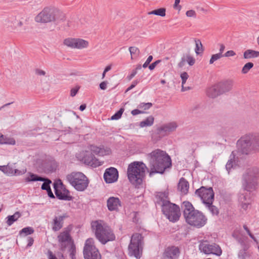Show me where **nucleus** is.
Instances as JSON below:
<instances>
[{
    "label": "nucleus",
    "mask_w": 259,
    "mask_h": 259,
    "mask_svg": "<svg viewBox=\"0 0 259 259\" xmlns=\"http://www.w3.org/2000/svg\"><path fill=\"white\" fill-rule=\"evenodd\" d=\"M258 178L259 168L255 166L247 169L242 176V187L243 192L239 194L238 201L244 210H246L250 204L249 194L246 191L250 192L256 189Z\"/></svg>",
    "instance_id": "nucleus-1"
},
{
    "label": "nucleus",
    "mask_w": 259,
    "mask_h": 259,
    "mask_svg": "<svg viewBox=\"0 0 259 259\" xmlns=\"http://www.w3.org/2000/svg\"><path fill=\"white\" fill-rule=\"evenodd\" d=\"M147 156L149 161L150 176L156 173L163 174L166 168L171 166L170 156L165 151L161 149L153 150Z\"/></svg>",
    "instance_id": "nucleus-2"
},
{
    "label": "nucleus",
    "mask_w": 259,
    "mask_h": 259,
    "mask_svg": "<svg viewBox=\"0 0 259 259\" xmlns=\"http://www.w3.org/2000/svg\"><path fill=\"white\" fill-rule=\"evenodd\" d=\"M168 195L166 192H158L156 195L157 203L161 205L163 214L170 221L176 222L180 218V208L169 201Z\"/></svg>",
    "instance_id": "nucleus-3"
},
{
    "label": "nucleus",
    "mask_w": 259,
    "mask_h": 259,
    "mask_svg": "<svg viewBox=\"0 0 259 259\" xmlns=\"http://www.w3.org/2000/svg\"><path fill=\"white\" fill-rule=\"evenodd\" d=\"M181 207L186 221L189 225L201 228L206 224L207 219L202 212L195 210L190 202H183Z\"/></svg>",
    "instance_id": "nucleus-4"
},
{
    "label": "nucleus",
    "mask_w": 259,
    "mask_h": 259,
    "mask_svg": "<svg viewBox=\"0 0 259 259\" xmlns=\"http://www.w3.org/2000/svg\"><path fill=\"white\" fill-rule=\"evenodd\" d=\"M237 147L242 154L259 152V133L251 132L242 136L237 141Z\"/></svg>",
    "instance_id": "nucleus-5"
},
{
    "label": "nucleus",
    "mask_w": 259,
    "mask_h": 259,
    "mask_svg": "<svg viewBox=\"0 0 259 259\" xmlns=\"http://www.w3.org/2000/svg\"><path fill=\"white\" fill-rule=\"evenodd\" d=\"M146 166L142 162L134 161L127 167V175L129 181L135 186L141 185L145 176Z\"/></svg>",
    "instance_id": "nucleus-6"
},
{
    "label": "nucleus",
    "mask_w": 259,
    "mask_h": 259,
    "mask_svg": "<svg viewBox=\"0 0 259 259\" xmlns=\"http://www.w3.org/2000/svg\"><path fill=\"white\" fill-rule=\"evenodd\" d=\"M65 17L64 14L54 8L46 7L35 17L37 22L48 23L54 21H64Z\"/></svg>",
    "instance_id": "nucleus-7"
},
{
    "label": "nucleus",
    "mask_w": 259,
    "mask_h": 259,
    "mask_svg": "<svg viewBox=\"0 0 259 259\" xmlns=\"http://www.w3.org/2000/svg\"><path fill=\"white\" fill-rule=\"evenodd\" d=\"M92 227L95 231L96 238L103 244L108 241H113L115 238L111 229L107 226L102 225L99 221L93 222Z\"/></svg>",
    "instance_id": "nucleus-8"
},
{
    "label": "nucleus",
    "mask_w": 259,
    "mask_h": 259,
    "mask_svg": "<svg viewBox=\"0 0 259 259\" xmlns=\"http://www.w3.org/2000/svg\"><path fill=\"white\" fill-rule=\"evenodd\" d=\"M66 180L78 191H83L88 187L89 181L87 177L81 172H72L66 177Z\"/></svg>",
    "instance_id": "nucleus-9"
},
{
    "label": "nucleus",
    "mask_w": 259,
    "mask_h": 259,
    "mask_svg": "<svg viewBox=\"0 0 259 259\" xmlns=\"http://www.w3.org/2000/svg\"><path fill=\"white\" fill-rule=\"evenodd\" d=\"M143 237L139 233L134 234L131 237L128 247V254L137 259L141 258L143 249Z\"/></svg>",
    "instance_id": "nucleus-10"
},
{
    "label": "nucleus",
    "mask_w": 259,
    "mask_h": 259,
    "mask_svg": "<svg viewBox=\"0 0 259 259\" xmlns=\"http://www.w3.org/2000/svg\"><path fill=\"white\" fill-rule=\"evenodd\" d=\"M232 87V82H217L207 88L206 94L209 98L214 99L229 92Z\"/></svg>",
    "instance_id": "nucleus-11"
},
{
    "label": "nucleus",
    "mask_w": 259,
    "mask_h": 259,
    "mask_svg": "<svg viewBox=\"0 0 259 259\" xmlns=\"http://www.w3.org/2000/svg\"><path fill=\"white\" fill-rule=\"evenodd\" d=\"M83 252L84 259H101V255L95 246L94 241L92 238H89L86 240Z\"/></svg>",
    "instance_id": "nucleus-12"
},
{
    "label": "nucleus",
    "mask_w": 259,
    "mask_h": 259,
    "mask_svg": "<svg viewBox=\"0 0 259 259\" xmlns=\"http://www.w3.org/2000/svg\"><path fill=\"white\" fill-rule=\"evenodd\" d=\"M199 249L201 252L206 254H213L217 256H220L222 250L220 246L214 243H210L207 240L201 241L199 245Z\"/></svg>",
    "instance_id": "nucleus-13"
},
{
    "label": "nucleus",
    "mask_w": 259,
    "mask_h": 259,
    "mask_svg": "<svg viewBox=\"0 0 259 259\" xmlns=\"http://www.w3.org/2000/svg\"><path fill=\"white\" fill-rule=\"evenodd\" d=\"M55 193L57 198L60 200L70 201L73 197L70 195V192L63 184L61 180L55 182L54 184Z\"/></svg>",
    "instance_id": "nucleus-14"
},
{
    "label": "nucleus",
    "mask_w": 259,
    "mask_h": 259,
    "mask_svg": "<svg viewBox=\"0 0 259 259\" xmlns=\"http://www.w3.org/2000/svg\"><path fill=\"white\" fill-rule=\"evenodd\" d=\"M195 194L200 198L202 202L205 204H210L211 201L214 200V192L211 187L206 188L202 186L196 190Z\"/></svg>",
    "instance_id": "nucleus-15"
},
{
    "label": "nucleus",
    "mask_w": 259,
    "mask_h": 259,
    "mask_svg": "<svg viewBox=\"0 0 259 259\" xmlns=\"http://www.w3.org/2000/svg\"><path fill=\"white\" fill-rule=\"evenodd\" d=\"M63 44L72 49H83L89 47L88 41L81 38H67L64 40Z\"/></svg>",
    "instance_id": "nucleus-16"
},
{
    "label": "nucleus",
    "mask_w": 259,
    "mask_h": 259,
    "mask_svg": "<svg viewBox=\"0 0 259 259\" xmlns=\"http://www.w3.org/2000/svg\"><path fill=\"white\" fill-rule=\"evenodd\" d=\"M178 126V124L175 121L164 123L157 128V134L162 137L168 136L175 132Z\"/></svg>",
    "instance_id": "nucleus-17"
},
{
    "label": "nucleus",
    "mask_w": 259,
    "mask_h": 259,
    "mask_svg": "<svg viewBox=\"0 0 259 259\" xmlns=\"http://www.w3.org/2000/svg\"><path fill=\"white\" fill-rule=\"evenodd\" d=\"M81 160L86 164L94 167H97L102 164V163L96 158L90 151H85L83 152Z\"/></svg>",
    "instance_id": "nucleus-18"
},
{
    "label": "nucleus",
    "mask_w": 259,
    "mask_h": 259,
    "mask_svg": "<svg viewBox=\"0 0 259 259\" xmlns=\"http://www.w3.org/2000/svg\"><path fill=\"white\" fill-rule=\"evenodd\" d=\"M58 239L62 250L66 248L67 245L73 243L69 231L66 230L60 233L58 236Z\"/></svg>",
    "instance_id": "nucleus-19"
},
{
    "label": "nucleus",
    "mask_w": 259,
    "mask_h": 259,
    "mask_svg": "<svg viewBox=\"0 0 259 259\" xmlns=\"http://www.w3.org/2000/svg\"><path fill=\"white\" fill-rule=\"evenodd\" d=\"M118 178V172L116 168L110 167L107 168L104 174V179L107 183H112L116 182Z\"/></svg>",
    "instance_id": "nucleus-20"
},
{
    "label": "nucleus",
    "mask_w": 259,
    "mask_h": 259,
    "mask_svg": "<svg viewBox=\"0 0 259 259\" xmlns=\"http://www.w3.org/2000/svg\"><path fill=\"white\" fill-rule=\"evenodd\" d=\"M180 251L178 247L175 246L167 247L163 253L164 259H178Z\"/></svg>",
    "instance_id": "nucleus-21"
},
{
    "label": "nucleus",
    "mask_w": 259,
    "mask_h": 259,
    "mask_svg": "<svg viewBox=\"0 0 259 259\" xmlns=\"http://www.w3.org/2000/svg\"><path fill=\"white\" fill-rule=\"evenodd\" d=\"M68 216L66 214H64L62 215L55 216L52 222V230L55 231H58L63 226L64 220L67 218Z\"/></svg>",
    "instance_id": "nucleus-22"
},
{
    "label": "nucleus",
    "mask_w": 259,
    "mask_h": 259,
    "mask_svg": "<svg viewBox=\"0 0 259 259\" xmlns=\"http://www.w3.org/2000/svg\"><path fill=\"white\" fill-rule=\"evenodd\" d=\"M107 206L110 211H117L119 207L121 206L119 199L115 197H110L107 201Z\"/></svg>",
    "instance_id": "nucleus-23"
},
{
    "label": "nucleus",
    "mask_w": 259,
    "mask_h": 259,
    "mask_svg": "<svg viewBox=\"0 0 259 259\" xmlns=\"http://www.w3.org/2000/svg\"><path fill=\"white\" fill-rule=\"evenodd\" d=\"M89 149L92 154L101 156L108 154L110 152L109 149H105L103 147H98L94 145H90Z\"/></svg>",
    "instance_id": "nucleus-24"
},
{
    "label": "nucleus",
    "mask_w": 259,
    "mask_h": 259,
    "mask_svg": "<svg viewBox=\"0 0 259 259\" xmlns=\"http://www.w3.org/2000/svg\"><path fill=\"white\" fill-rule=\"evenodd\" d=\"M189 187V183L184 178H181L178 184V189L183 194H186L188 191Z\"/></svg>",
    "instance_id": "nucleus-25"
},
{
    "label": "nucleus",
    "mask_w": 259,
    "mask_h": 259,
    "mask_svg": "<svg viewBox=\"0 0 259 259\" xmlns=\"http://www.w3.org/2000/svg\"><path fill=\"white\" fill-rule=\"evenodd\" d=\"M51 161L46 157L42 159H38L37 164L43 170H49Z\"/></svg>",
    "instance_id": "nucleus-26"
},
{
    "label": "nucleus",
    "mask_w": 259,
    "mask_h": 259,
    "mask_svg": "<svg viewBox=\"0 0 259 259\" xmlns=\"http://www.w3.org/2000/svg\"><path fill=\"white\" fill-rule=\"evenodd\" d=\"M243 57L244 59L259 57V52L250 49L247 50L243 53Z\"/></svg>",
    "instance_id": "nucleus-27"
},
{
    "label": "nucleus",
    "mask_w": 259,
    "mask_h": 259,
    "mask_svg": "<svg viewBox=\"0 0 259 259\" xmlns=\"http://www.w3.org/2000/svg\"><path fill=\"white\" fill-rule=\"evenodd\" d=\"M28 176L25 179V181L26 182H35V181H43L44 178L38 176L36 174L32 172L28 173Z\"/></svg>",
    "instance_id": "nucleus-28"
},
{
    "label": "nucleus",
    "mask_w": 259,
    "mask_h": 259,
    "mask_svg": "<svg viewBox=\"0 0 259 259\" xmlns=\"http://www.w3.org/2000/svg\"><path fill=\"white\" fill-rule=\"evenodd\" d=\"M21 216V214L19 211L16 212L14 214L9 215L7 217L6 223L8 226H11L15 222L18 220V219Z\"/></svg>",
    "instance_id": "nucleus-29"
},
{
    "label": "nucleus",
    "mask_w": 259,
    "mask_h": 259,
    "mask_svg": "<svg viewBox=\"0 0 259 259\" xmlns=\"http://www.w3.org/2000/svg\"><path fill=\"white\" fill-rule=\"evenodd\" d=\"M185 61H187L190 66H192L195 64V59L190 55L187 54L186 55L185 58H182L181 61L179 63V66L181 67L182 66Z\"/></svg>",
    "instance_id": "nucleus-30"
},
{
    "label": "nucleus",
    "mask_w": 259,
    "mask_h": 259,
    "mask_svg": "<svg viewBox=\"0 0 259 259\" xmlns=\"http://www.w3.org/2000/svg\"><path fill=\"white\" fill-rule=\"evenodd\" d=\"M236 156V153L235 151H232L230 156V159L227 162L226 165V170L228 171V174L230 173V170L233 167L235 161L234 159Z\"/></svg>",
    "instance_id": "nucleus-31"
},
{
    "label": "nucleus",
    "mask_w": 259,
    "mask_h": 259,
    "mask_svg": "<svg viewBox=\"0 0 259 259\" xmlns=\"http://www.w3.org/2000/svg\"><path fill=\"white\" fill-rule=\"evenodd\" d=\"M154 123V117L152 116L148 117L146 119L141 121L140 123L141 127L151 126Z\"/></svg>",
    "instance_id": "nucleus-32"
},
{
    "label": "nucleus",
    "mask_w": 259,
    "mask_h": 259,
    "mask_svg": "<svg viewBox=\"0 0 259 259\" xmlns=\"http://www.w3.org/2000/svg\"><path fill=\"white\" fill-rule=\"evenodd\" d=\"M195 53L197 55H199L200 54H201L203 53L204 51V49L202 46V44L201 43V41L200 39H195Z\"/></svg>",
    "instance_id": "nucleus-33"
},
{
    "label": "nucleus",
    "mask_w": 259,
    "mask_h": 259,
    "mask_svg": "<svg viewBox=\"0 0 259 259\" xmlns=\"http://www.w3.org/2000/svg\"><path fill=\"white\" fill-rule=\"evenodd\" d=\"M194 84L191 82H181V91L186 92L193 89Z\"/></svg>",
    "instance_id": "nucleus-34"
},
{
    "label": "nucleus",
    "mask_w": 259,
    "mask_h": 259,
    "mask_svg": "<svg viewBox=\"0 0 259 259\" xmlns=\"http://www.w3.org/2000/svg\"><path fill=\"white\" fill-rule=\"evenodd\" d=\"M0 170L8 175H14V170L13 168L8 165L0 166Z\"/></svg>",
    "instance_id": "nucleus-35"
},
{
    "label": "nucleus",
    "mask_w": 259,
    "mask_h": 259,
    "mask_svg": "<svg viewBox=\"0 0 259 259\" xmlns=\"http://www.w3.org/2000/svg\"><path fill=\"white\" fill-rule=\"evenodd\" d=\"M0 144L15 145V140L14 139H7L4 135L0 134Z\"/></svg>",
    "instance_id": "nucleus-36"
},
{
    "label": "nucleus",
    "mask_w": 259,
    "mask_h": 259,
    "mask_svg": "<svg viewBox=\"0 0 259 259\" xmlns=\"http://www.w3.org/2000/svg\"><path fill=\"white\" fill-rule=\"evenodd\" d=\"M166 9L165 8H159L153 11H152L149 13V15H155L164 17L165 16Z\"/></svg>",
    "instance_id": "nucleus-37"
},
{
    "label": "nucleus",
    "mask_w": 259,
    "mask_h": 259,
    "mask_svg": "<svg viewBox=\"0 0 259 259\" xmlns=\"http://www.w3.org/2000/svg\"><path fill=\"white\" fill-rule=\"evenodd\" d=\"M212 202L213 201H211L210 204H205V205L208 208L209 210L212 215H217L219 213V209L216 206L212 205Z\"/></svg>",
    "instance_id": "nucleus-38"
},
{
    "label": "nucleus",
    "mask_w": 259,
    "mask_h": 259,
    "mask_svg": "<svg viewBox=\"0 0 259 259\" xmlns=\"http://www.w3.org/2000/svg\"><path fill=\"white\" fill-rule=\"evenodd\" d=\"M131 55V59H133L134 57H138L140 53L139 49L136 47H130L128 49Z\"/></svg>",
    "instance_id": "nucleus-39"
},
{
    "label": "nucleus",
    "mask_w": 259,
    "mask_h": 259,
    "mask_svg": "<svg viewBox=\"0 0 259 259\" xmlns=\"http://www.w3.org/2000/svg\"><path fill=\"white\" fill-rule=\"evenodd\" d=\"M44 183L41 185V189L46 191L51 189L50 184L52 183L51 181L47 178H44Z\"/></svg>",
    "instance_id": "nucleus-40"
},
{
    "label": "nucleus",
    "mask_w": 259,
    "mask_h": 259,
    "mask_svg": "<svg viewBox=\"0 0 259 259\" xmlns=\"http://www.w3.org/2000/svg\"><path fill=\"white\" fill-rule=\"evenodd\" d=\"M34 232V230L32 227H25L22 229L20 231V234L22 235V234H24L25 235H30L32 234Z\"/></svg>",
    "instance_id": "nucleus-41"
},
{
    "label": "nucleus",
    "mask_w": 259,
    "mask_h": 259,
    "mask_svg": "<svg viewBox=\"0 0 259 259\" xmlns=\"http://www.w3.org/2000/svg\"><path fill=\"white\" fill-rule=\"evenodd\" d=\"M124 108H121L117 112H116L113 115H112L111 117V120H117L119 119L123 111H124Z\"/></svg>",
    "instance_id": "nucleus-42"
},
{
    "label": "nucleus",
    "mask_w": 259,
    "mask_h": 259,
    "mask_svg": "<svg viewBox=\"0 0 259 259\" xmlns=\"http://www.w3.org/2000/svg\"><path fill=\"white\" fill-rule=\"evenodd\" d=\"M253 66V64L252 62H248L246 63L242 68V72L243 73H247L249 70Z\"/></svg>",
    "instance_id": "nucleus-43"
},
{
    "label": "nucleus",
    "mask_w": 259,
    "mask_h": 259,
    "mask_svg": "<svg viewBox=\"0 0 259 259\" xmlns=\"http://www.w3.org/2000/svg\"><path fill=\"white\" fill-rule=\"evenodd\" d=\"M224 57V55L221 54V53H218L211 56V57L209 60V64H212L214 61L220 59L221 58Z\"/></svg>",
    "instance_id": "nucleus-44"
},
{
    "label": "nucleus",
    "mask_w": 259,
    "mask_h": 259,
    "mask_svg": "<svg viewBox=\"0 0 259 259\" xmlns=\"http://www.w3.org/2000/svg\"><path fill=\"white\" fill-rule=\"evenodd\" d=\"M70 256L72 259H75L76 248L74 244L72 243L71 244L69 248Z\"/></svg>",
    "instance_id": "nucleus-45"
},
{
    "label": "nucleus",
    "mask_w": 259,
    "mask_h": 259,
    "mask_svg": "<svg viewBox=\"0 0 259 259\" xmlns=\"http://www.w3.org/2000/svg\"><path fill=\"white\" fill-rule=\"evenodd\" d=\"M152 106V104L151 103H141L139 105L138 107L144 110H147L150 108Z\"/></svg>",
    "instance_id": "nucleus-46"
},
{
    "label": "nucleus",
    "mask_w": 259,
    "mask_h": 259,
    "mask_svg": "<svg viewBox=\"0 0 259 259\" xmlns=\"http://www.w3.org/2000/svg\"><path fill=\"white\" fill-rule=\"evenodd\" d=\"M141 69V66L139 65L137 67L136 69L133 70L132 72V73L127 76V79L128 80H131L133 78V77L135 76V75L137 74V70L138 69Z\"/></svg>",
    "instance_id": "nucleus-47"
},
{
    "label": "nucleus",
    "mask_w": 259,
    "mask_h": 259,
    "mask_svg": "<svg viewBox=\"0 0 259 259\" xmlns=\"http://www.w3.org/2000/svg\"><path fill=\"white\" fill-rule=\"evenodd\" d=\"M79 88H80L79 86L76 85L74 88H73L72 89H71V90L70 91V96L71 97H74L77 93Z\"/></svg>",
    "instance_id": "nucleus-48"
},
{
    "label": "nucleus",
    "mask_w": 259,
    "mask_h": 259,
    "mask_svg": "<svg viewBox=\"0 0 259 259\" xmlns=\"http://www.w3.org/2000/svg\"><path fill=\"white\" fill-rule=\"evenodd\" d=\"M186 15L187 17H196V13L195 11L191 10H188L186 12Z\"/></svg>",
    "instance_id": "nucleus-49"
},
{
    "label": "nucleus",
    "mask_w": 259,
    "mask_h": 259,
    "mask_svg": "<svg viewBox=\"0 0 259 259\" xmlns=\"http://www.w3.org/2000/svg\"><path fill=\"white\" fill-rule=\"evenodd\" d=\"M35 73L39 76H45L46 74V72L44 70L38 68L35 70Z\"/></svg>",
    "instance_id": "nucleus-50"
},
{
    "label": "nucleus",
    "mask_w": 259,
    "mask_h": 259,
    "mask_svg": "<svg viewBox=\"0 0 259 259\" xmlns=\"http://www.w3.org/2000/svg\"><path fill=\"white\" fill-rule=\"evenodd\" d=\"M153 59V57L151 55L149 56L148 58L147 59L146 62L144 63L143 67L144 68H146L148 65L150 64V63L151 62V61Z\"/></svg>",
    "instance_id": "nucleus-51"
},
{
    "label": "nucleus",
    "mask_w": 259,
    "mask_h": 259,
    "mask_svg": "<svg viewBox=\"0 0 259 259\" xmlns=\"http://www.w3.org/2000/svg\"><path fill=\"white\" fill-rule=\"evenodd\" d=\"M161 62V60H158L156 61H155L154 62L152 63V64H151L150 65H149V69L151 70H153L156 66L160 62Z\"/></svg>",
    "instance_id": "nucleus-52"
},
{
    "label": "nucleus",
    "mask_w": 259,
    "mask_h": 259,
    "mask_svg": "<svg viewBox=\"0 0 259 259\" xmlns=\"http://www.w3.org/2000/svg\"><path fill=\"white\" fill-rule=\"evenodd\" d=\"M236 55V53L234 51L230 50L227 51L224 55V57H232Z\"/></svg>",
    "instance_id": "nucleus-53"
},
{
    "label": "nucleus",
    "mask_w": 259,
    "mask_h": 259,
    "mask_svg": "<svg viewBox=\"0 0 259 259\" xmlns=\"http://www.w3.org/2000/svg\"><path fill=\"white\" fill-rule=\"evenodd\" d=\"M180 3V0H175V4L174 5V8L179 11H180L182 7L179 5Z\"/></svg>",
    "instance_id": "nucleus-54"
},
{
    "label": "nucleus",
    "mask_w": 259,
    "mask_h": 259,
    "mask_svg": "<svg viewBox=\"0 0 259 259\" xmlns=\"http://www.w3.org/2000/svg\"><path fill=\"white\" fill-rule=\"evenodd\" d=\"M246 233H247V234L249 236V237L256 243H258V241L257 240V239H256V238L253 236V235L250 232L249 229L247 230V231H246Z\"/></svg>",
    "instance_id": "nucleus-55"
},
{
    "label": "nucleus",
    "mask_w": 259,
    "mask_h": 259,
    "mask_svg": "<svg viewBox=\"0 0 259 259\" xmlns=\"http://www.w3.org/2000/svg\"><path fill=\"white\" fill-rule=\"evenodd\" d=\"M181 77L182 79V81H186L188 78V75L187 73L184 72L181 74Z\"/></svg>",
    "instance_id": "nucleus-56"
},
{
    "label": "nucleus",
    "mask_w": 259,
    "mask_h": 259,
    "mask_svg": "<svg viewBox=\"0 0 259 259\" xmlns=\"http://www.w3.org/2000/svg\"><path fill=\"white\" fill-rule=\"evenodd\" d=\"M49 259H57L56 256L53 254V252L51 250H49L48 252Z\"/></svg>",
    "instance_id": "nucleus-57"
},
{
    "label": "nucleus",
    "mask_w": 259,
    "mask_h": 259,
    "mask_svg": "<svg viewBox=\"0 0 259 259\" xmlns=\"http://www.w3.org/2000/svg\"><path fill=\"white\" fill-rule=\"evenodd\" d=\"M144 112L139 110V109H134L132 111L131 113L133 115H137L139 114L143 113Z\"/></svg>",
    "instance_id": "nucleus-58"
},
{
    "label": "nucleus",
    "mask_w": 259,
    "mask_h": 259,
    "mask_svg": "<svg viewBox=\"0 0 259 259\" xmlns=\"http://www.w3.org/2000/svg\"><path fill=\"white\" fill-rule=\"evenodd\" d=\"M26 169L25 170H23V171H21V170L18 169H15L14 171V175H21L24 174L26 172Z\"/></svg>",
    "instance_id": "nucleus-59"
},
{
    "label": "nucleus",
    "mask_w": 259,
    "mask_h": 259,
    "mask_svg": "<svg viewBox=\"0 0 259 259\" xmlns=\"http://www.w3.org/2000/svg\"><path fill=\"white\" fill-rule=\"evenodd\" d=\"M107 86V82H101V83L100 84V88L101 90H105L106 89Z\"/></svg>",
    "instance_id": "nucleus-60"
},
{
    "label": "nucleus",
    "mask_w": 259,
    "mask_h": 259,
    "mask_svg": "<svg viewBox=\"0 0 259 259\" xmlns=\"http://www.w3.org/2000/svg\"><path fill=\"white\" fill-rule=\"evenodd\" d=\"M33 239L31 237H29L28 239V244L27 245V247H30L33 243Z\"/></svg>",
    "instance_id": "nucleus-61"
},
{
    "label": "nucleus",
    "mask_w": 259,
    "mask_h": 259,
    "mask_svg": "<svg viewBox=\"0 0 259 259\" xmlns=\"http://www.w3.org/2000/svg\"><path fill=\"white\" fill-rule=\"evenodd\" d=\"M220 49H219V53H221V54H222V53H223V52L225 50V46L223 44H221L220 45Z\"/></svg>",
    "instance_id": "nucleus-62"
},
{
    "label": "nucleus",
    "mask_w": 259,
    "mask_h": 259,
    "mask_svg": "<svg viewBox=\"0 0 259 259\" xmlns=\"http://www.w3.org/2000/svg\"><path fill=\"white\" fill-rule=\"evenodd\" d=\"M47 192H48V196L50 197V198H55V196L51 190V189L48 190V191H47Z\"/></svg>",
    "instance_id": "nucleus-63"
},
{
    "label": "nucleus",
    "mask_w": 259,
    "mask_h": 259,
    "mask_svg": "<svg viewBox=\"0 0 259 259\" xmlns=\"http://www.w3.org/2000/svg\"><path fill=\"white\" fill-rule=\"evenodd\" d=\"M111 68H112V64H110L109 65L107 66L104 70V73H106V72L110 71L111 69Z\"/></svg>",
    "instance_id": "nucleus-64"
}]
</instances>
